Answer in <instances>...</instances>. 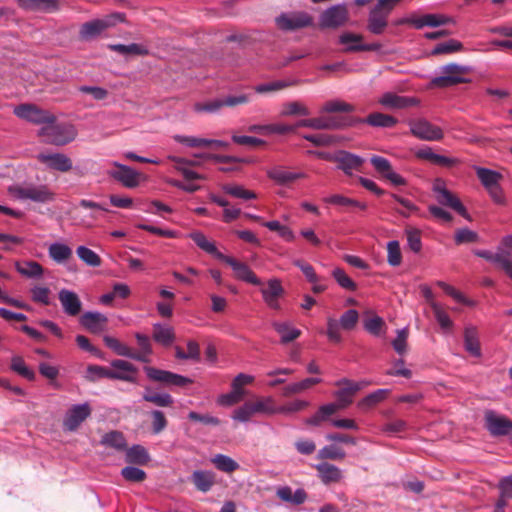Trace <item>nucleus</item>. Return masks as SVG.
I'll return each mask as SVG.
<instances>
[{
    "label": "nucleus",
    "instance_id": "37998d69",
    "mask_svg": "<svg viewBox=\"0 0 512 512\" xmlns=\"http://www.w3.org/2000/svg\"><path fill=\"white\" fill-rule=\"evenodd\" d=\"M324 201L326 203L345 207V208L357 207L361 210H366V208H367V205L365 203L359 202L357 200H354V199H351V198H348V197H345V196H342L339 194H335L330 197H327L324 199Z\"/></svg>",
    "mask_w": 512,
    "mask_h": 512
},
{
    "label": "nucleus",
    "instance_id": "69168bd1",
    "mask_svg": "<svg viewBox=\"0 0 512 512\" xmlns=\"http://www.w3.org/2000/svg\"><path fill=\"white\" fill-rule=\"evenodd\" d=\"M152 432L154 434L161 433L168 425L165 414L160 410L150 412Z\"/></svg>",
    "mask_w": 512,
    "mask_h": 512
},
{
    "label": "nucleus",
    "instance_id": "473e14b6",
    "mask_svg": "<svg viewBox=\"0 0 512 512\" xmlns=\"http://www.w3.org/2000/svg\"><path fill=\"white\" fill-rule=\"evenodd\" d=\"M143 400L159 407H170L174 403V400L170 394L156 393L150 388L145 389Z\"/></svg>",
    "mask_w": 512,
    "mask_h": 512
},
{
    "label": "nucleus",
    "instance_id": "a18cd8bd",
    "mask_svg": "<svg viewBox=\"0 0 512 512\" xmlns=\"http://www.w3.org/2000/svg\"><path fill=\"white\" fill-rule=\"evenodd\" d=\"M254 381V377L248 374L240 373L238 374L231 383L232 392L236 394L238 397L243 399L246 395L245 386L252 384Z\"/></svg>",
    "mask_w": 512,
    "mask_h": 512
},
{
    "label": "nucleus",
    "instance_id": "412c9836",
    "mask_svg": "<svg viewBox=\"0 0 512 512\" xmlns=\"http://www.w3.org/2000/svg\"><path fill=\"white\" fill-rule=\"evenodd\" d=\"M58 298L67 315L77 316L81 312L82 303L75 292L62 289L58 294Z\"/></svg>",
    "mask_w": 512,
    "mask_h": 512
},
{
    "label": "nucleus",
    "instance_id": "a19ab883",
    "mask_svg": "<svg viewBox=\"0 0 512 512\" xmlns=\"http://www.w3.org/2000/svg\"><path fill=\"white\" fill-rule=\"evenodd\" d=\"M281 116H308L310 115L309 109L299 101H291L284 103L280 113Z\"/></svg>",
    "mask_w": 512,
    "mask_h": 512
},
{
    "label": "nucleus",
    "instance_id": "0e129e2a",
    "mask_svg": "<svg viewBox=\"0 0 512 512\" xmlns=\"http://www.w3.org/2000/svg\"><path fill=\"white\" fill-rule=\"evenodd\" d=\"M345 456L344 450L334 445L325 446L318 452L320 459L342 460Z\"/></svg>",
    "mask_w": 512,
    "mask_h": 512
},
{
    "label": "nucleus",
    "instance_id": "4d7b16f0",
    "mask_svg": "<svg viewBox=\"0 0 512 512\" xmlns=\"http://www.w3.org/2000/svg\"><path fill=\"white\" fill-rule=\"evenodd\" d=\"M340 329H342L340 320H337L333 317L327 318L326 335H327L329 341H331L333 343H340L342 341Z\"/></svg>",
    "mask_w": 512,
    "mask_h": 512
},
{
    "label": "nucleus",
    "instance_id": "c85d7f7f",
    "mask_svg": "<svg viewBox=\"0 0 512 512\" xmlns=\"http://www.w3.org/2000/svg\"><path fill=\"white\" fill-rule=\"evenodd\" d=\"M317 472L323 483H335L339 482L342 478L341 470L330 463L324 462L316 466Z\"/></svg>",
    "mask_w": 512,
    "mask_h": 512
},
{
    "label": "nucleus",
    "instance_id": "bf43d9fd",
    "mask_svg": "<svg viewBox=\"0 0 512 512\" xmlns=\"http://www.w3.org/2000/svg\"><path fill=\"white\" fill-rule=\"evenodd\" d=\"M332 276L343 289L349 291H355L357 289V284L346 274V272L343 269H334L332 272Z\"/></svg>",
    "mask_w": 512,
    "mask_h": 512
},
{
    "label": "nucleus",
    "instance_id": "393cba45",
    "mask_svg": "<svg viewBox=\"0 0 512 512\" xmlns=\"http://www.w3.org/2000/svg\"><path fill=\"white\" fill-rule=\"evenodd\" d=\"M215 478L216 475L213 471L195 470L191 475V482L198 491L206 493L214 486Z\"/></svg>",
    "mask_w": 512,
    "mask_h": 512
},
{
    "label": "nucleus",
    "instance_id": "3c124183",
    "mask_svg": "<svg viewBox=\"0 0 512 512\" xmlns=\"http://www.w3.org/2000/svg\"><path fill=\"white\" fill-rule=\"evenodd\" d=\"M355 110L354 106L341 101V100H332L326 102L321 108V112L323 113H336V112H353Z\"/></svg>",
    "mask_w": 512,
    "mask_h": 512
},
{
    "label": "nucleus",
    "instance_id": "f03ea898",
    "mask_svg": "<svg viewBox=\"0 0 512 512\" xmlns=\"http://www.w3.org/2000/svg\"><path fill=\"white\" fill-rule=\"evenodd\" d=\"M38 134L46 143L54 145H65L75 139L76 130L72 125L56 124L54 121L47 122L39 130Z\"/></svg>",
    "mask_w": 512,
    "mask_h": 512
},
{
    "label": "nucleus",
    "instance_id": "9d476101",
    "mask_svg": "<svg viewBox=\"0 0 512 512\" xmlns=\"http://www.w3.org/2000/svg\"><path fill=\"white\" fill-rule=\"evenodd\" d=\"M218 260L228 264L233 269L235 277L238 280L247 282L255 286L261 285V280L256 276V274L250 269V267L247 264L239 262L235 258L224 254L218 255Z\"/></svg>",
    "mask_w": 512,
    "mask_h": 512
},
{
    "label": "nucleus",
    "instance_id": "cd10ccee",
    "mask_svg": "<svg viewBox=\"0 0 512 512\" xmlns=\"http://www.w3.org/2000/svg\"><path fill=\"white\" fill-rule=\"evenodd\" d=\"M359 122L367 123L373 127L392 128L397 125L398 120L391 115L374 112L369 114L365 119H360Z\"/></svg>",
    "mask_w": 512,
    "mask_h": 512
},
{
    "label": "nucleus",
    "instance_id": "c03bdc74",
    "mask_svg": "<svg viewBox=\"0 0 512 512\" xmlns=\"http://www.w3.org/2000/svg\"><path fill=\"white\" fill-rule=\"evenodd\" d=\"M103 445L122 451L126 448V440L124 435L119 431H111L106 433L101 440Z\"/></svg>",
    "mask_w": 512,
    "mask_h": 512
},
{
    "label": "nucleus",
    "instance_id": "79ce46f5",
    "mask_svg": "<svg viewBox=\"0 0 512 512\" xmlns=\"http://www.w3.org/2000/svg\"><path fill=\"white\" fill-rule=\"evenodd\" d=\"M190 237L200 249L213 255L215 258L218 259V255L222 254L220 251H218L215 244L210 242L203 233L194 232L191 233Z\"/></svg>",
    "mask_w": 512,
    "mask_h": 512
},
{
    "label": "nucleus",
    "instance_id": "ddd939ff",
    "mask_svg": "<svg viewBox=\"0 0 512 512\" xmlns=\"http://www.w3.org/2000/svg\"><path fill=\"white\" fill-rule=\"evenodd\" d=\"M91 415L89 404H79L72 406L66 413L63 420V427L67 431H75Z\"/></svg>",
    "mask_w": 512,
    "mask_h": 512
},
{
    "label": "nucleus",
    "instance_id": "0eeeda50",
    "mask_svg": "<svg viewBox=\"0 0 512 512\" xmlns=\"http://www.w3.org/2000/svg\"><path fill=\"white\" fill-rule=\"evenodd\" d=\"M14 114L34 124H46L56 121L55 116L47 110H43L34 104H20L13 110Z\"/></svg>",
    "mask_w": 512,
    "mask_h": 512
},
{
    "label": "nucleus",
    "instance_id": "5701e85b",
    "mask_svg": "<svg viewBox=\"0 0 512 512\" xmlns=\"http://www.w3.org/2000/svg\"><path fill=\"white\" fill-rule=\"evenodd\" d=\"M80 322L88 331L98 334L105 330L108 319L99 312H86L81 316Z\"/></svg>",
    "mask_w": 512,
    "mask_h": 512
},
{
    "label": "nucleus",
    "instance_id": "7ed1b4c3",
    "mask_svg": "<svg viewBox=\"0 0 512 512\" xmlns=\"http://www.w3.org/2000/svg\"><path fill=\"white\" fill-rule=\"evenodd\" d=\"M275 24L281 31H296L310 27L313 24V17L305 11L285 12L275 18Z\"/></svg>",
    "mask_w": 512,
    "mask_h": 512
},
{
    "label": "nucleus",
    "instance_id": "de8ad7c7",
    "mask_svg": "<svg viewBox=\"0 0 512 512\" xmlns=\"http://www.w3.org/2000/svg\"><path fill=\"white\" fill-rule=\"evenodd\" d=\"M477 177L486 189H489L497 184L501 179V175L493 170L486 168L477 169Z\"/></svg>",
    "mask_w": 512,
    "mask_h": 512
},
{
    "label": "nucleus",
    "instance_id": "ea45409f",
    "mask_svg": "<svg viewBox=\"0 0 512 512\" xmlns=\"http://www.w3.org/2000/svg\"><path fill=\"white\" fill-rule=\"evenodd\" d=\"M388 389H378L370 394H368L366 397H364L362 400L358 402V407L361 409H369L377 405L378 403L382 402L386 399V397L389 395Z\"/></svg>",
    "mask_w": 512,
    "mask_h": 512
},
{
    "label": "nucleus",
    "instance_id": "58836bf2",
    "mask_svg": "<svg viewBox=\"0 0 512 512\" xmlns=\"http://www.w3.org/2000/svg\"><path fill=\"white\" fill-rule=\"evenodd\" d=\"M273 328L281 335V343H289L301 335V331L297 328H291L289 324L284 322L273 323Z\"/></svg>",
    "mask_w": 512,
    "mask_h": 512
},
{
    "label": "nucleus",
    "instance_id": "7c9ffc66",
    "mask_svg": "<svg viewBox=\"0 0 512 512\" xmlns=\"http://www.w3.org/2000/svg\"><path fill=\"white\" fill-rule=\"evenodd\" d=\"M464 345L467 352L474 357L481 355L478 332L475 327H466L464 331Z\"/></svg>",
    "mask_w": 512,
    "mask_h": 512
},
{
    "label": "nucleus",
    "instance_id": "6ab92c4d",
    "mask_svg": "<svg viewBox=\"0 0 512 512\" xmlns=\"http://www.w3.org/2000/svg\"><path fill=\"white\" fill-rule=\"evenodd\" d=\"M267 176L278 185L289 186L295 181L304 178L305 174L301 172H291L282 166H276L267 170Z\"/></svg>",
    "mask_w": 512,
    "mask_h": 512
},
{
    "label": "nucleus",
    "instance_id": "4468645a",
    "mask_svg": "<svg viewBox=\"0 0 512 512\" xmlns=\"http://www.w3.org/2000/svg\"><path fill=\"white\" fill-rule=\"evenodd\" d=\"M112 372L110 379L122 380L130 383H136L138 369L132 363L116 359L111 362Z\"/></svg>",
    "mask_w": 512,
    "mask_h": 512
},
{
    "label": "nucleus",
    "instance_id": "864d4df0",
    "mask_svg": "<svg viewBox=\"0 0 512 512\" xmlns=\"http://www.w3.org/2000/svg\"><path fill=\"white\" fill-rule=\"evenodd\" d=\"M121 476L129 482L141 483L147 475L146 472L140 468L134 466H126L121 470Z\"/></svg>",
    "mask_w": 512,
    "mask_h": 512
},
{
    "label": "nucleus",
    "instance_id": "8fccbe9b",
    "mask_svg": "<svg viewBox=\"0 0 512 512\" xmlns=\"http://www.w3.org/2000/svg\"><path fill=\"white\" fill-rule=\"evenodd\" d=\"M222 189L225 193H227L235 198L250 200V199H255L257 197L253 191L247 190L241 185L225 184V185H223Z\"/></svg>",
    "mask_w": 512,
    "mask_h": 512
},
{
    "label": "nucleus",
    "instance_id": "338daca9",
    "mask_svg": "<svg viewBox=\"0 0 512 512\" xmlns=\"http://www.w3.org/2000/svg\"><path fill=\"white\" fill-rule=\"evenodd\" d=\"M478 238V234L468 228L458 229L454 236V240L457 245L464 243H474L478 241Z\"/></svg>",
    "mask_w": 512,
    "mask_h": 512
},
{
    "label": "nucleus",
    "instance_id": "a878e982",
    "mask_svg": "<svg viewBox=\"0 0 512 512\" xmlns=\"http://www.w3.org/2000/svg\"><path fill=\"white\" fill-rule=\"evenodd\" d=\"M18 5L28 11L54 12L59 8L58 0H17Z\"/></svg>",
    "mask_w": 512,
    "mask_h": 512
},
{
    "label": "nucleus",
    "instance_id": "052dcab7",
    "mask_svg": "<svg viewBox=\"0 0 512 512\" xmlns=\"http://www.w3.org/2000/svg\"><path fill=\"white\" fill-rule=\"evenodd\" d=\"M11 368L13 371L30 381L35 379L34 371L26 366L24 360L21 357L16 356L12 358Z\"/></svg>",
    "mask_w": 512,
    "mask_h": 512
},
{
    "label": "nucleus",
    "instance_id": "dca6fc26",
    "mask_svg": "<svg viewBox=\"0 0 512 512\" xmlns=\"http://www.w3.org/2000/svg\"><path fill=\"white\" fill-rule=\"evenodd\" d=\"M486 428L493 436L508 435L512 430V421L506 417L498 416L493 411L485 414Z\"/></svg>",
    "mask_w": 512,
    "mask_h": 512
},
{
    "label": "nucleus",
    "instance_id": "bb28decb",
    "mask_svg": "<svg viewBox=\"0 0 512 512\" xmlns=\"http://www.w3.org/2000/svg\"><path fill=\"white\" fill-rule=\"evenodd\" d=\"M416 157L442 167H451L457 163L456 159L436 154L429 147L418 150Z\"/></svg>",
    "mask_w": 512,
    "mask_h": 512
},
{
    "label": "nucleus",
    "instance_id": "6e6552de",
    "mask_svg": "<svg viewBox=\"0 0 512 512\" xmlns=\"http://www.w3.org/2000/svg\"><path fill=\"white\" fill-rule=\"evenodd\" d=\"M144 370L150 380L159 382L167 387H185L193 382L188 377L150 366H146Z\"/></svg>",
    "mask_w": 512,
    "mask_h": 512
},
{
    "label": "nucleus",
    "instance_id": "20e7f679",
    "mask_svg": "<svg viewBox=\"0 0 512 512\" xmlns=\"http://www.w3.org/2000/svg\"><path fill=\"white\" fill-rule=\"evenodd\" d=\"M411 134L423 141H439L444 137L443 130L425 118L409 120Z\"/></svg>",
    "mask_w": 512,
    "mask_h": 512
},
{
    "label": "nucleus",
    "instance_id": "680f3d73",
    "mask_svg": "<svg viewBox=\"0 0 512 512\" xmlns=\"http://www.w3.org/2000/svg\"><path fill=\"white\" fill-rule=\"evenodd\" d=\"M255 414L252 401H247L242 406L234 410L232 418L239 422H248Z\"/></svg>",
    "mask_w": 512,
    "mask_h": 512
},
{
    "label": "nucleus",
    "instance_id": "c756f323",
    "mask_svg": "<svg viewBox=\"0 0 512 512\" xmlns=\"http://www.w3.org/2000/svg\"><path fill=\"white\" fill-rule=\"evenodd\" d=\"M448 23H454V20L441 14H425L422 17L416 18L415 28L422 29L425 26L438 27Z\"/></svg>",
    "mask_w": 512,
    "mask_h": 512
},
{
    "label": "nucleus",
    "instance_id": "aec40b11",
    "mask_svg": "<svg viewBox=\"0 0 512 512\" xmlns=\"http://www.w3.org/2000/svg\"><path fill=\"white\" fill-rule=\"evenodd\" d=\"M379 103L388 108L404 109L417 106L419 100L415 97L399 96L395 93L387 92L379 99Z\"/></svg>",
    "mask_w": 512,
    "mask_h": 512
},
{
    "label": "nucleus",
    "instance_id": "09e8293b",
    "mask_svg": "<svg viewBox=\"0 0 512 512\" xmlns=\"http://www.w3.org/2000/svg\"><path fill=\"white\" fill-rule=\"evenodd\" d=\"M17 271L28 278L40 277L43 274L42 266L35 261L24 262L23 264L17 263Z\"/></svg>",
    "mask_w": 512,
    "mask_h": 512
},
{
    "label": "nucleus",
    "instance_id": "72a5a7b5",
    "mask_svg": "<svg viewBox=\"0 0 512 512\" xmlns=\"http://www.w3.org/2000/svg\"><path fill=\"white\" fill-rule=\"evenodd\" d=\"M49 257L56 263H63L72 257V249L62 243H53L48 248Z\"/></svg>",
    "mask_w": 512,
    "mask_h": 512
},
{
    "label": "nucleus",
    "instance_id": "e2e57ef3",
    "mask_svg": "<svg viewBox=\"0 0 512 512\" xmlns=\"http://www.w3.org/2000/svg\"><path fill=\"white\" fill-rule=\"evenodd\" d=\"M339 320L343 330L351 331L359 321V313L354 309H349L341 315Z\"/></svg>",
    "mask_w": 512,
    "mask_h": 512
},
{
    "label": "nucleus",
    "instance_id": "1a4fd4ad",
    "mask_svg": "<svg viewBox=\"0 0 512 512\" xmlns=\"http://www.w3.org/2000/svg\"><path fill=\"white\" fill-rule=\"evenodd\" d=\"M349 124L343 117L322 116L300 120L297 124L299 127H307L316 130H336L342 129Z\"/></svg>",
    "mask_w": 512,
    "mask_h": 512
},
{
    "label": "nucleus",
    "instance_id": "13d9d810",
    "mask_svg": "<svg viewBox=\"0 0 512 512\" xmlns=\"http://www.w3.org/2000/svg\"><path fill=\"white\" fill-rule=\"evenodd\" d=\"M463 50V44L457 40L451 39L444 43H439L432 51L433 55L449 54Z\"/></svg>",
    "mask_w": 512,
    "mask_h": 512
},
{
    "label": "nucleus",
    "instance_id": "49530a36",
    "mask_svg": "<svg viewBox=\"0 0 512 512\" xmlns=\"http://www.w3.org/2000/svg\"><path fill=\"white\" fill-rule=\"evenodd\" d=\"M77 256L90 267H99L102 263L100 256L90 248L79 246L76 249Z\"/></svg>",
    "mask_w": 512,
    "mask_h": 512
},
{
    "label": "nucleus",
    "instance_id": "a211bd4d",
    "mask_svg": "<svg viewBox=\"0 0 512 512\" xmlns=\"http://www.w3.org/2000/svg\"><path fill=\"white\" fill-rule=\"evenodd\" d=\"M37 158L41 163L52 170L68 172L72 169L71 159L62 153H40Z\"/></svg>",
    "mask_w": 512,
    "mask_h": 512
},
{
    "label": "nucleus",
    "instance_id": "4be33fe9",
    "mask_svg": "<svg viewBox=\"0 0 512 512\" xmlns=\"http://www.w3.org/2000/svg\"><path fill=\"white\" fill-rule=\"evenodd\" d=\"M338 168L346 174H351L353 170L359 171L364 163V159L347 151H339L335 156Z\"/></svg>",
    "mask_w": 512,
    "mask_h": 512
},
{
    "label": "nucleus",
    "instance_id": "f257e3e1",
    "mask_svg": "<svg viewBox=\"0 0 512 512\" xmlns=\"http://www.w3.org/2000/svg\"><path fill=\"white\" fill-rule=\"evenodd\" d=\"M126 16L121 12H114L103 18L93 19L84 22L79 29V39L81 41H92L102 35L106 30L114 27L117 23L125 22Z\"/></svg>",
    "mask_w": 512,
    "mask_h": 512
},
{
    "label": "nucleus",
    "instance_id": "423d86ee",
    "mask_svg": "<svg viewBox=\"0 0 512 512\" xmlns=\"http://www.w3.org/2000/svg\"><path fill=\"white\" fill-rule=\"evenodd\" d=\"M369 384L368 381L354 382L346 378L337 381L336 385L340 389L334 393L336 403L341 409L347 408L353 402L356 393Z\"/></svg>",
    "mask_w": 512,
    "mask_h": 512
},
{
    "label": "nucleus",
    "instance_id": "f3484780",
    "mask_svg": "<svg viewBox=\"0 0 512 512\" xmlns=\"http://www.w3.org/2000/svg\"><path fill=\"white\" fill-rule=\"evenodd\" d=\"M262 297L267 306L274 310L280 309L279 298L285 291L279 279H270L267 286L261 289Z\"/></svg>",
    "mask_w": 512,
    "mask_h": 512
},
{
    "label": "nucleus",
    "instance_id": "c9c22d12",
    "mask_svg": "<svg viewBox=\"0 0 512 512\" xmlns=\"http://www.w3.org/2000/svg\"><path fill=\"white\" fill-rule=\"evenodd\" d=\"M153 339L164 346H169L175 339L174 331L171 327L161 324L153 325Z\"/></svg>",
    "mask_w": 512,
    "mask_h": 512
},
{
    "label": "nucleus",
    "instance_id": "6e6d98bb",
    "mask_svg": "<svg viewBox=\"0 0 512 512\" xmlns=\"http://www.w3.org/2000/svg\"><path fill=\"white\" fill-rule=\"evenodd\" d=\"M194 111L198 113H217L223 108L222 98L209 100L207 102H198L194 104Z\"/></svg>",
    "mask_w": 512,
    "mask_h": 512
},
{
    "label": "nucleus",
    "instance_id": "2eb2a0df",
    "mask_svg": "<svg viewBox=\"0 0 512 512\" xmlns=\"http://www.w3.org/2000/svg\"><path fill=\"white\" fill-rule=\"evenodd\" d=\"M434 191L437 193V201L444 206H447L466 219H470L466 208L463 206L461 201L447 190L440 182L434 185Z\"/></svg>",
    "mask_w": 512,
    "mask_h": 512
},
{
    "label": "nucleus",
    "instance_id": "4c0bfd02",
    "mask_svg": "<svg viewBox=\"0 0 512 512\" xmlns=\"http://www.w3.org/2000/svg\"><path fill=\"white\" fill-rule=\"evenodd\" d=\"M321 382L320 378H306L302 381L289 384L283 388V395L284 396H291L293 394L301 393L309 388H311L313 385L319 384Z\"/></svg>",
    "mask_w": 512,
    "mask_h": 512
},
{
    "label": "nucleus",
    "instance_id": "f704fd0d",
    "mask_svg": "<svg viewBox=\"0 0 512 512\" xmlns=\"http://www.w3.org/2000/svg\"><path fill=\"white\" fill-rule=\"evenodd\" d=\"M150 460L149 453L141 445H134L126 451V462L145 465Z\"/></svg>",
    "mask_w": 512,
    "mask_h": 512
},
{
    "label": "nucleus",
    "instance_id": "39448f33",
    "mask_svg": "<svg viewBox=\"0 0 512 512\" xmlns=\"http://www.w3.org/2000/svg\"><path fill=\"white\" fill-rule=\"evenodd\" d=\"M15 196L22 200H31L37 203H48L54 200L55 194L47 185L16 186L13 189Z\"/></svg>",
    "mask_w": 512,
    "mask_h": 512
},
{
    "label": "nucleus",
    "instance_id": "e433bc0d",
    "mask_svg": "<svg viewBox=\"0 0 512 512\" xmlns=\"http://www.w3.org/2000/svg\"><path fill=\"white\" fill-rule=\"evenodd\" d=\"M210 461L219 471L225 473H233L239 469V464L234 459L224 454H216Z\"/></svg>",
    "mask_w": 512,
    "mask_h": 512
},
{
    "label": "nucleus",
    "instance_id": "9b49d317",
    "mask_svg": "<svg viewBox=\"0 0 512 512\" xmlns=\"http://www.w3.org/2000/svg\"><path fill=\"white\" fill-rule=\"evenodd\" d=\"M348 20V10L344 5H335L325 10L320 16L321 28H337Z\"/></svg>",
    "mask_w": 512,
    "mask_h": 512
},
{
    "label": "nucleus",
    "instance_id": "774afa93",
    "mask_svg": "<svg viewBox=\"0 0 512 512\" xmlns=\"http://www.w3.org/2000/svg\"><path fill=\"white\" fill-rule=\"evenodd\" d=\"M431 308L433 310L434 316L441 326L442 329H450L452 327V321L449 315L440 307L439 304L432 302Z\"/></svg>",
    "mask_w": 512,
    "mask_h": 512
},
{
    "label": "nucleus",
    "instance_id": "f8f14e48",
    "mask_svg": "<svg viewBox=\"0 0 512 512\" xmlns=\"http://www.w3.org/2000/svg\"><path fill=\"white\" fill-rule=\"evenodd\" d=\"M115 170L109 171V175L120 182L126 188H135L139 186L141 174L129 166L114 162Z\"/></svg>",
    "mask_w": 512,
    "mask_h": 512
},
{
    "label": "nucleus",
    "instance_id": "b1692460",
    "mask_svg": "<svg viewBox=\"0 0 512 512\" xmlns=\"http://www.w3.org/2000/svg\"><path fill=\"white\" fill-rule=\"evenodd\" d=\"M387 12H380L372 8L367 20V30L374 35H381L388 26Z\"/></svg>",
    "mask_w": 512,
    "mask_h": 512
},
{
    "label": "nucleus",
    "instance_id": "603ef678",
    "mask_svg": "<svg viewBox=\"0 0 512 512\" xmlns=\"http://www.w3.org/2000/svg\"><path fill=\"white\" fill-rule=\"evenodd\" d=\"M252 406L256 414H274L276 412L274 400L271 397L257 398L255 401H252Z\"/></svg>",
    "mask_w": 512,
    "mask_h": 512
},
{
    "label": "nucleus",
    "instance_id": "2f4dec72",
    "mask_svg": "<svg viewBox=\"0 0 512 512\" xmlns=\"http://www.w3.org/2000/svg\"><path fill=\"white\" fill-rule=\"evenodd\" d=\"M108 49L117 52L121 55H135V56H146L149 54V50L138 43H131L129 45L124 44H109Z\"/></svg>",
    "mask_w": 512,
    "mask_h": 512
},
{
    "label": "nucleus",
    "instance_id": "5fc2aeb1",
    "mask_svg": "<svg viewBox=\"0 0 512 512\" xmlns=\"http://www.w3.org/2000/svg\"><path fill=\"white\" fill-rule=\"evenodd\" d=\"M387 261L389 265L396 267L402 262V253L398 241L393 240L387 244Z\"/></svg>",
    "mask_w": 512,
    "mask_h": 512
}]
</instances>
